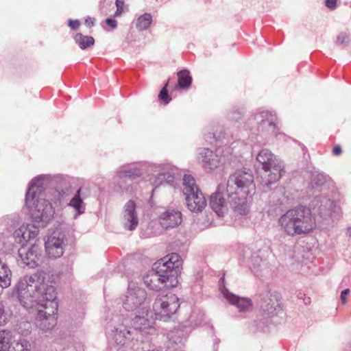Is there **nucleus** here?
<instances>
[{
    "mask_svg": "<svg viewBox=\"0 0 351 351\" xmlns=\"http://www.w3.org/2000/svg\"><path fill=\"white\" fill-rule=\"evenodd\" d=\"M20 304L26 309L37 312L36 325L43 331L56 324L58 304L56 288L45 281L41 274L35 273L21 278L15 285Z\"/></svg>",
    "mask_w": 351,
    "mask_h": 351,
    "instance_id": "nucleus-1",
    "label": "nucleus"
},
{
    "mask_svg": "<svg viewBox=\"0 0 351 351\" xmlns=\"http://www.w3.org/2000/svg\"><path fill=\"white\" fill-rule=\"evenodd\" d=\"M121 300L123 308L127 312L125 316L130 319L132 326L146 333L155 334L156 328L147 319L150 301L146 291L134 282H129Z\"/></svg>",
    "mask_w": 351,
    "mask_h": 351,
    "instance_id": "nucleus-2",
    "label": "nucleus"
},
{
    "mask_svg": "<svg viewBox=\"0 0 351 351\" xmlns=\"http://www.w3.org/2000/svg\"><path fill=\"white\" fill-rule=\"evenodd\" d=\"M225 186L234 212L239 215H246L249 210L247 196L254 191L252 171L247 168L236 171L230 176Z\"/></svg>",
    "mask_w": 351,
    "mask_h": 351,
    "instance_id": "nucleus-3",
    "label": "nucleus"
},
{
    "mask_svg": "<svg viewBox=\"0 0 351 351\" xmlns=\"http://www.w3.org/2000/svg\"><path fill=\"white\" fill-rule=\"evenodd\" d=\"M130 319L125 317L123 313L113 315L108 326V332L114 341V343L110 346L107 351H127L133 349L136 343L141 335H147L140 329L133 326V329L128 326ZM153 334H149L152 335Z\"/></svg>",
    "mask_w": 351,
    "mask_h": 351,
    "instance_id": "nucleus-4",
    "label": "nucleus"
},
{
    "mask_svg": "<svg viewBox=\"0 0 351 351\" xmlns=\"http://www.w3.org/2000/svg\"><path fill=\"white\" fill-rule=\"evenodd\" d=\"M75 179L67 175L42 174L33 178L28 184L25 197L40 198L39 194L48 186L58 189L53 192L52 201L57 205L60 204L65 197L71 193L70 188Z\"/></svg>",
    "mask_w": 351,
    "mask_h": 351,
    "instance_id": "nucleus-5",
    "label": "nucleus"
},
{
    "mask_svg": "<svg viewBox=\"0 0 351 351\" xmlns=\"http://www.w3.org/2000/svg\"><path fill=\"white\" fill-rule=\"evenodd\" d=\"M278 223L281 230L291 237L308 234L316 227L311 209L304 206L288 210L279 217Z\"/></svg>",
    "mask_w": 351,
    "mask_h": 351,
    "instance_id": "nucleus-6",
    "label": "nucleus"
},
{
    "mask_svg": "<svg viewBox=\"0 0 351 351\" xmlns=\"http://www.w3.org/2000/svg\"><path fill=\"white\" fill-rule=\"evenodd\" d=\"M276 116L273 111L261 109L248 117L244 128L249 130L251 142L258 134H269L277 136L280 133L276 125Z\"/></svg>",
    "mask_w": 351,
    "mask_h": 351,
    "instance_id": "nucleus-7",
    "label": "nucleus"
},
{
    "mask_svg": "<svg viewBox=\"0 0 351 351\" xmlns=\"http://www.w3.org/2000/svg\"><path fill=\"white\" fill-rule=\"evenodd\" d=\"M256 160L265 171L263 184L269 186L278 182L285 173V164L267 149H262L256 156Z\"/></svg>",
    "mask_w": 351,
    "mask_h": 351,
    "instance_id": "nucleus-8",
    "label": "nucleus"
},
{
    "mask_svg": "<svg viewBox=\"0 0 351 351\" xmlns=\"http://www.w3.org/2000/svg\"><path fill=\"white\" fill-rule=\"evenodd\" d=\"M25 206L32 221L45 227L53 218L55 210L45 199L25 197Z\"/></svg>",
    "mask_w": 351,
    "mask_h": 351,
    "instance_id": "nucleus-9",
    "label": "nucleus"
},
{
    "mask_svg": "<svg viewBox=\"0 0 351 351\" xmlns=\"http://www.w3.org/2000/svg\"><path fill=\"white\" fill-rule=\"evenodd\" d=\"M180 308L178 298L173 293L159 294L153 304V312L156 319L169 321Z\"/></svg>",
    "mask_w": 351,
    "mask_h": 351,
    "instance_id": "nucleus-10",
    "label": "nucleus"
},
{
    "mask_svg": "<svg viewBox=\"0 0 351 351\" xmlns=\"http://www.w3.org/2000/svg\"><path fill=\"white\" fill-rule=\"evenodd\" d=\"M160 267L156 263L152 270L149 271L144 277L145 285L151 290L158 291L163 287H175L178 280L169 279L170 276L166 272H160Z\"/></svg>",
    "mask_w": 351,
    "mask_h": 351,
    "instance_id": "nucleus-11",
    "label": "nucleus"
},
{
    "mask_svg": "<svg viewBox=\"0 0 351 351\" xmlns=\"http://www.w3.org/2000/svg\"><path fill=\"white\" fill-rule=\"evenodd\" d=\"M258 304L264 313L271 316L282 310L278 293L269 286L259 293Z\"/></svg>",
    "mask_w": 351,
    "mask_h": 351,
    "instance_id": "nucleus-12",
    "label": "nucleus"
},
{
    "mask_svg": "<svg viewBox=\"0 0 351 351\" xmlns=\"http://www.w3.org/2000/svg\"><path fill=\"white\" fill-rule=\"evenodd\" d=\"M210 206L218 217H224L228 211L229 206L234 210L231 199L228 197L224 184H219L217 190L210 195Z\"/></svg>",
    "mask_w": 351,
    "mask_h": 351,
    "instance_id": "nucleus-13",
    "label": "nucleus"
},
{
    "mask_svg": "<svg viewBox=\"0 0 351 351\" xmlns=\"http://www.w3.org/2000/svg\"><path fill=\"white\" fill-rule=\"evenodd\" d=\"M66 246L65 235L60 232L54 231L47 237L45 241V249L50 258L56 259L61 257Z\"/></svg>",
    "mask_w": 351,
    "mask_h": 351,
    "instance_id": "nucleus-14",
    "label": "nucleus"
},
{
    "mask_svg": "<svg viewBox=\"0 0 351 351\" xmlns=\"http://www.w3.org/2000/svg\"><path fill=\"white\" fill-rule=\"evenodd\" d=\"M311 206L315 213L324 219L332 217L333 215H337L340 213V208L337 202L324 195L315 197Z\"/></svg>",
    "mask_w": 351,
    "mask_h": 351,
    "instance_id": "nucleus-15",
    "label": "nucleus"
},
{
    "mask_svg": "<svg viewBox=\"0 0 351 351\" xmlns=\"http://www.w3.org/2000/svg\"><path fill=\"white\" fill-rule=\"evenodd\" d=\"M149 167L154 171H160L157 175L151 176L149 180L150 184L154 187L155 189L165 182L167 183L173 182L175 174L178 171L176 167L171 165H157L151 163L149 168Z\"/></svg>",
    "mask_w": 351,
    "mask_h": 351,
    "instance_id": "nucleus-16",
    "label": "nucleus"
},
{
    "mask_svg": "<svg viewBox=\"0 0 351 351\" xmlns=\"http://www.w3.org/2000/svg\"><path fill=\"white\" fill-rule=\"evenodd\" d=\"M156 263L160 267V272L166 271L169 276V279L178 280L180 267L182 264L181 256L177 253H171L158 261Z\"/></svg>",
    "mask_w": 351,
    "mask_h": 351,
    "instance_id": "nucleus-17",
    "label": "nucleus"
},
{
    "mask_svg": "<svg viewBox=\"0 0 351 351\" xmlns=\"http://www.w3.org/2000/svg\"><path fill=\"white\" fill-rule=\"evenodd\" d=\"M221 153L220 149L213 152L210 149L201 147L197 149V158L206 171H213L224 162V156H220Z\"/></svg>",
    "mask_w": 351,
    "mask_h": 351,
    "instance_id": "nucleus-18",
    "label": "nucleus"
},
{
    "mask_svg": "<svg viewBox=\"0 0 351 351\" xmlns=\"http://www.w3.org/2000/svg\"><path fill=\"white\" fill-rule=\"evenodd\" d=\"M42 250L39 245L34 244L29 247L22 245L18 254L23 263L29 268H35L41 262Z\"/></svg>",
    "mask_w": 351,
    "mask_h": 351,
    "instance_id": "nucleus-19",
    "label": "nucleus"
},
{
    "mask_svg": "<svg viewBox=\"0 0 351 351\" xmlns=\"http://www.w3.org/2000/svg\"><path fill=\"white\" fill-rule=\"evenodd\" d=\"M223 297L228 303L234 306L238 311L243 314L250 313L253 310V302L249 298L239 297L230 293L226 288H220Z\"/></svg>",
    "mask_w": 351,
    "mask_h": 351,
    "instance_id": "nucleus-20",
    "label": "nucleus"
},
{
    "mask_svg": "<svg viewBox=\"0 0 351 351\" xmlns=\"http://www.w3.org/2000/svg\"><path fill=\"white\" fill-rule=\"evenodd\" d=\"M151 163L147 162H138L123 165L117 169V178H130L134 180L143 175V172L149 168Z\"/></svg>",
    "mask_w": 351,
    "mask_h": 351,
    "instance_id": "nucleus-21",
    "label": "nucleus"
},
{
    "mask_svg": "<svg viewBox=\"0 0 351 351\" xmlns=\"http://www.w3.org/2000/svg\"><path fill=\"white\" fill-rule=\"evenodd\" d=\"M121 223L125 230L133 231L138 224V218L136 211V204L130 199L123 206L121 215Z\"/></svg>",
    "mask_w": 351,
    "mask_h": 351,
    "instance_id": "nucleus-22",
    "label": "nucleus"
},
{
    "mask_svg": "<svg viewBox=\"0 0 351 351\" xmlns=\"http://www.w3.org/2000/svg\"><path fill=\"white\" fill-rule=\"evenodd\" d=\"M158 220L163 228H174L182 223V214L178 209L167 208L160 213Z\"/></svg>",
    "mask_w": 351,
    "mask_h": 351,
    "instance_id": "nucleus-23",
    "label": "nucleus"
},
{
    "mask_svg": "<svg viewBox=\"0 0 351 351\" xmlns=\"http://www.w3.org/2000/svg\"><path fill=\"white\" fill-rule=\"evenodd\" d=\"M38 234V228L37 226L30 223H25L14 231L13 237L16 242L24 245L29 241L36 238Z\"/></svg>",
    "mask_w": 351,
    "mask_h": 351,
    "instance_id": "nucleus-24",
    "label": "nucleus"
},
{
    "mask_svg": "<svg viewBox=\"0 0 351 351\" xmlns=\"http://www.w3.org/2000/svg\"><path fill=\"white\" fill-rule=\"evenodd\" d=\"M187 208L193 213H201L206 206V199L200 191L185 196Z\"/></svg>",
    "mask_w": 351,
    "mask_h": 351,
    "instance_id": "nucleus-25",
    "label": "nucleus"
},
{
    "mask_svg": "<svg viewBox=\"0 0 351 351\" xmlns=\"http://www.w3.org/2000/svg\"><path fill=\"white\" fill-rule=\"evenodd\" d=\"M67 206L74 210L75 213L73 215V219H75L85 213L86 204L84 202V198L82 197L81 187L77 189L73 196L67 204Z\"/></svg>",
    "mask_w": 351,
    "mask_h": 351,
    "instance_id": "nucleus-26",
    "label": "nucleus"
},
{
    "mask_svg": "<svg viewBox=\"0 0 351 351\" xmlns=\"http://www.w3.org/2000/svg\"><path fill=\"white\" fill-rule=\"evenodd\" d=\"M130 178H117V171L113 176V182L115 184L114 190L121 193H131L133 191L132 181Z\"/></svg>",
    "mask_w": 351,
    "mask_h": 351,
    "instance_id": "nucleus-27",
    "label": "nucleus"
},
{
    "mask_svg": "<svg viewBox=\"0 0 351 351\" xmlns=\"http://www.w3.org/2000/svg\"><path fill=\"white\" fill-rule=\"evenodd\" d=\"M183 193L184 195H189L196 193V191H200L195 178L191 175L186 174L183 177Z\"/></svg>",
    "mask_w": 351,
    "mask_h": 351,
    "instance_id": "nucleus-28",
    "label": "nucleus"
},
{
    "mask_svg": "<svg viewBox=\"0 0 351 351\" xmlns=\"http://www.w3.org/2000/svg\"><path fill=\"white\" fill-rule=\"evenodd\" d=\"M13 332L8 330H0V351H8L13 342Z\"/></svg>",
    "mask_w": 351,
    "mask_h": 351,
    "instance_id": "nucleus-29",
    "label": "nucleus"
},
{
    "mask_svg": "<svg viewBox=\"0 0 351 351\" xmlns=\"http://www.w3.org/2000/svg\"><path fill=\"white\" fill-rule=\"evenodd\" d=\"M178 84L180 88L186 89L191 86L192 83V77L190 75L189 71L183 69L177 73Z\"/></svg>",
    "mask_w": 351,
    "mask_h": 351,
    "instance_id": "nucleus-30",
    "label": "nucleus"
},
{
    "mask_svg": "<svg viewBox=\"0 0 351 351\" xmlns=\"http://www.w3.org/2000/svg\"><path fill=\"white\" fill-rule=\"evenodd\" d=\"M32 346L29 341L24 338L14 340L10 345L8 351H31Z\"/></svg>",
    "mask_w": 351,
    "mask_h": 351,
    "instance_id": "nucleus-31",
    "label": "nucleus"
},
{
    "mask_svg": "<svg viewBox=\"0 0 351 351\" xmlns=\"http://www.w3.org/2000/svg\"><path fill=\"white\" fill-rule=\"evenodd\" d=\"M329 180V177L323 172L315 171L312 173L311 182L313 186L321 187Z\"/></svg>",
    "mask_w": 351,
    "mask_h": 351,
    "instance_id": "nucleus-32",
    "label": "nucleus"
},
{
    "mask_svg": "<svg viewBox=\"0 0 351 351\" xmlns=\"http://www.w3.org/2000/svg\"><path fill=\"white\" fill-rule=\"evenodd\" d=\"M74 40L80 49L83 50L93 46L95 43V40L92 36H84L80 33L75 35Z\"/></svg>",
    "mask_w": 351,
    "mask_h": 351,
    "instance_id": "nucleus-33",
    "label": "nucleus"
},
{
    "mask_svg": "<svg viewBox=\"0 0 351 351\" xmlns=\"http://www.w3.org/2000/svg\"><path fill=\"white\" fill-rule=\"evenodd\" d=\"M152 22V16L149 13H145L140 16L136 22V27L139 31L148 29Z\"/></svg>",
    "mask_w": 351,
    "mask_h": 351,
    "instance_id": "nucleus-34",
    "label": "nucleus"
},
{
    "mask_svg": "<svg viewBox=\"0 0 351 351\" xmlns=\"http://www.w3.org/2000/svg\"><path fill=\"white\" fill-rule=\"evenodd\" d=\"M263 252L262 250H258L256 252H254L250 258L247 260V265L251 269H255L261 266V264L263 263Z\"/></svg>",
    "mask_w": 351,
    "mask_h": 351,
    "instance_id": "nucleus-35",
    "label": "nucleus"
},
{
    "mask_svg": "<svg viewBox=\"0 0 351 351\" xmlns=\"http://www.w3.org/2000/svg\"><path fill=\"white\" fill-rule=\"evenodd\" d=\"M204 314L200 311H193L190 315L188 322L194 326H199L203 321Z\"/></svg>",
    "mask_w": 351,
    "mask_h": 351,
    "instance_id": "nucleus-36",
    "label": "nucleus"
},
{
    "mask_svg": "<svg viewBox=\"0 0 351 351\" xmlns=\"http://www.w3.org/2000/svg\"><path fill=\"white\" fill-rule=\"evenodd\" d=\"M168 83H169V81L166 83L165 86L161 89V90L160 91L159 95H158L159 101L164 105L168 104L171 100V97L169 95V93L167 92V89Z\"/></svg>",
    "mask_w": 351,
    "mask_h": 351,
    "instance_id": "nucleus-37",
    "label": "nucleus"
},
{
    "mask_svg": "<svg viewBox=\"0 0 351 351\" xmlns=\"http://www.w3.org/2000/svg\"><path fill=\"white\" fill-rule=\"evenodd\" d=\"M243 114V110L242 108H233L228 113V117L231 121H238L240 120Z\"/></svg>",
    "mask_w": 351,
    "mask_h": 351,
    "instance_id": "nucleus-38",
    "label": "nucleus"
},
{
    "mask_svg": "<svg viewBox=\"0 0 351 351\" xmlns=\"http://www.w3.org/2000/svg\"><path fill=\"white\" fill-rule=\"evenodd\" d=\"M243 144V143L241 141H237L233 142L230 147V149L232 150L231 154H234V156L241 154L240 150H237V148L240 147H243V149L248 148L247 143H245L244 145ZM248 144H250V143H248Z\"/></svg>",
    "mask_w": 351,
    "mask_h": 351,
    "instance_id": "nucleus-39",
    "label": "nucleus"
},
{
    "mask_svg": "<svg viewBox=\"0 0 351 351\" xmlns=\"http://www.w3.org/2000/svg\"><path fill=\"white\" fill-rule=\"evenodd\" d=\"M350 42L349 36L345 33L339 34L337 37V45H347Z\"/></svg>",
    "mask_w": 351,
    "mask_h": 351,
    "instance_id": "nucleus-40",
    "label": "nucleus"
},
{
    "mask_svg": "<svg viewBox=\"0 0 351 351\" xmlns=\"http://www.w3.org/2000/svg\"><path fill=\"white\" fill-rule=\"evenodd\" d=\"M7 316L5 312V306L1 301H0V326L4 324L6 322Z\"/></svg>",
    "mask_w": 351,
    "mask_h": 351,
    "instance_id": "nucleus-41",
    "label": "nucleus"
},
{
    "mask_svg": "<svg viewBox=\"0 0 351 351\" xmlns=\"http://www.w3.org/2000/svg\"><path fill=\"white\" fill-rule=\"evenodd\" d=\"M68 25L71 29L75 30L79 27L80 23L79 20L69 19L68 21Z\"/></svg>",
    "mask_w": 351,
    "mask_h": 351,
    "instance_id": "nucleus-42",
    "label": "nucleus"
},
{
    "mask_svg": "<svg viewBox=\"0 0 351 351\" xmlns=\"http://www.w3.org/2000/svg\"><path fill=\"white\" fill-rule=\"evenodd\" d=\"M349 293H350L349 289H346L341 292L340 298H341V303L343 304L346 303L347 296L348 295Z\"/></svg>",
    "mask_w": 351,
    "mask_h": 351,
    "instance_id": "nucleus-43",
    "label": "nucleus"
},
{
    "mask_svg": "<svg viewBox=\"0 0 351 351\" xmlns=\"http://www.w3.org/2000/svg\"><path fill=\"white\" fill-rule=\"evenodd\" d=\"M326 6L330 10H335L337 7V0H326Z\"/></svg>",
    "mask_w": 351,
    "mask_h": 351,
    "instance_id": "nucleus-44",
    "label": "nucleus"
},
{
    "mask_svg": "<svg viewBox=\"0 0 351 351\" xmlns=\"http://www.w3.org/2000/svg\"><path fill=\"white\" fill-rule=\"evenodd\" d=\"M106 23L108 25H109L112 29H115L117 27V22L116 20L112 18H108L106 20Z\"/></svg>",
    "mask_w": 351,
    "mask_h": 351,
    "instance_id": "nucleus-45",
    "label": "nucleus"
},
{
    "mask_svg": "<svg viewBox=\"0 0 351 351\" xmlns=\"http://www.w3.org/2000/svg\"><path fill=\"white\" fill-rule=\"evenodd\" d=\"M95 19L91 17H87L85 19V24L87 27H92L94 25Z\"/></svg>",
    "mask_w": 351,
    "mask_h": 351,
    "instance_id": "nucleus-46",
    "label": "nucleus"
},
{
    "mask_svg": "<svg viewBox=\"0 0 351 351\" xmlns=\"http://www.w3.org/2000/svg\"><path fill=\"white\" fill-rule=\"evenodd\" d=\"M124 4V0H116L115 5L117 8L123 9Z\"/></svg>",
    "mask_w": 351,
    "mask_h": 351,
    "instance_id": "nucleus-47",
    "label": "nucleus"
},
{
    "mask_svg": "<svg viewBox=\"0 0 351 351\" xmlns=\"http://www.w3.org/2000/svg\"><path fill=\"white\" fill-rule=\"evenodd\" d=\"M341 147L339 145L334 147L332 152L335 155H339L341 153Z\"/></svg>",
    "mask_w": 351,
    "mask_h": 351,
    "instance_id": "nucleus-48",
    "label": "nucleus"
},
{
    "mask_svg": "<svg viewBox=\"0 0 351 351\" xmlns=\"http://www.w3.org/2000/svg\"><path fill=\"white\" fill-rule=\"evenodd\" d=\"M123 11V9L117 8V10L114 13V16H120L122 14Z\"/></svg>",
    "mask_w": 351,
    "mask_h": 351,
    "instance_id": "nucleus-49",
    "label": "nucleus"
},
{
    "mask_svg": "<svg viewBox=\"0 0 351 351\" xmlns=\"http://www.w3.org/2000/svg\"><path fill=\"white\" fill-rule=\"evenodd\" d=\"M213 138H215V139H218V138H220V136H216V135L215 134H213Z\"/></svg>",
    "mask_w": 351,
    "mask_h": 351,
    "instance_id": "nucleus-50",
    "label": "nucleus"
}]
</instances>
